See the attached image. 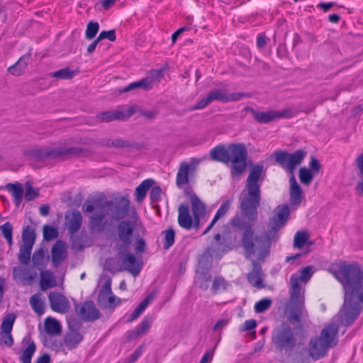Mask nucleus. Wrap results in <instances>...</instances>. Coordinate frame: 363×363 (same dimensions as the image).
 Masks as SVG:
<instances>
[{
  "label": "nucleus",
  "instance_id": "obj_2",
  "mask_svg": "<svg viewBox=\"0 0 363 363\" xmlns=\"http://www.w3.org/2000/svg\"><path fill=\"white\" fill-rule=\"evenodd\" d=\"M331 272L345 291L343 306L335 319L349 326L363 308V272L359 264L341 262L334 264Z\"/></svg>",
  "mask_w": 363,
  "mask_h": 363
},
{
  "label": "nucleus",
  "instance_id": "obj_14",
  "mask_svg": "<svg viewBox=\"0 0 363 363\" xmlns=\"http://www.w3.org/2000/svg\"><path fill=\"white\" fill-rule=\"evenodd\" d=\"M48 300L51 309L60 314L67 313L71 308L69 301L63 294L59 292H50Z\"/></svg>",
  "mask_w": 363,
  "mask_h": 363
},
{
  "label": "nucleus",
  "instance_id": "obj_18",
  "mask_svg": "<svg viewBox=\"0 0 363 363\" xmlns=\"http://www.w3.org/2000/svg\"><path fill=\"white\" fill-rule=\"evenodd\" d=\"M65 226L70 235L77 233L82 225V216L77 210H69L65 215Z\"/></svg>",
  "mask_w": 363,
  "mask_h": 363
},
{
  "label": "nucleus",
  "instance_id": "obj_57",
  "mask_svg": "<svg viewBox=\"0 0 363 363\" xmlns=\"http://www.w3.org/2000/svg\"><path fill=\"white\" fill-rule=\"evenodd\" d=\"M211 104V101L206 95L203 98H202L200 101H198V103L192 106L191 108V110H199V109H203L206 108L208 105Z\"/></svg>",
  "mask_w": 363,
  "mask_h": 363
},
{
  "label": "nucleus",
  "instance_id": "obj_40",
  "mask_svg": "<svg viewBox=\"0 0 363 363\" xmlns=\"http://www.w3.org/2000/svg\"><path fill=\"white\" fill-rule=\"evenodd\" d=\"M102 145L107 147L125 148L132 147L133 145L128 141L121 139H106L102 142Z\"/></svg>",
  "mask_w": 363,
  "mask_h": 363
},
{
  "label": "nucleus",
  "instance_id": "obj_42",
  "mask_svg": "<svg viewBox=\"0 0 363 363\" xmlns=\"http://www.w3.org/2000/svg\"><path fill=\"white\" fill-rule=\"evenodd\" d=\"M77 71L72 70L69 67L61 69L51 73V77L57 79H71Z\"/></svg>",
  "mask_w": 363,
  "mask_h": 363
},
{
  "label": "nucleus",
  "instance_id": "obj_62",
  "mask_svg": "<svg viewBox=\"0 0 363 363\" xmlns=\"http://www.w3.org/2000/svg\"><path fill=\"white\" fill-rule=\"evenodd\" d=\"M145 241L143 238H138L135 242V251L137 252H142L145 248Z\"/></svg>",
  "mask_w": 363,
  "mask_h": 363
},
{
  "label": "nucleus",
  "instance_id": "obj_44",
  "mask_svg": "<svg viewBox=\"0 0 363 363\" xmlns=\"http://www.w3.org/2000/svg\"><path fill=\"white\" fill-rule=\"evenodd\" d=\"M227 287V281L221 277H216L213 281L211 291L213 294H216L220 291L226 290Z\"/></svg>",
  "mask_w": 363,
  "mask_h": 363
},
{
  "label": "nucleus",
  "instance_id": "obj_46",
  "mask_svg": "<svg viewBox=\"0 0 363 363\" xmlns=\"http://www.w3.org/2000/svg\"><path fill=\"white\" fill-rule=\"evenodd\" d=\"M0 230H1L4 238L7 240V242L9 245H11L13 243L12 235H13V226L9 222L5 223L4 225L0 226Z\"/></svg>",
  "mask_w": 363,
  "mask_h": 363
},
{
  "label": "nucleus",
  "instance_id": "obj_51",
  "mask_svg": "<svg viewBox=\"0 0 363 363\" xmlns=\"http://www.w3.org/2000/svg\"><path fill=\"white\" fill-rule=\"evenodd\" d=\"M299 179L302 184H309L313 179V174L311 170L302 167L299 171Z\"/></svg>",
  "mask_w": 363,
  "mask_h": 363
},
{
  "label": "nucleus",
  "instance_id": "obj_59",
  "mask_svg": "<svg viewBox=\"0 0 363 363\" xmlns=\"http://www.w3.org/2000/svg\"><path fill=\"white\" fill-rule=\"evenodd\" d=\"M292 117V112L289 109H285L281 111H275L276 120L280 118H289Z\"/></svg>",
  "mask_w": 363,
  "mask_h": 363
},
{
  "label": "nucleus",
  "instance_id": "obj_11",
  "mask_svg": "<svg viewBox=\"0 0 363 363\" xmlns=\"http://www.w3.org/2000/svg\"><path fill=\"white\" fill-rule=\"evenodd\" d=\"M134 216L130 220H121L116 227V233L120 242L125 247L132 242L133 235L138 225V215L133 212Z\"/></svg>",
  "mask_w": 363,
  "mask_h": 363
},
{
  "label": "nucleus",
  "instance_id": "obj_52",
  "mask_svg": "<svg viewBox=\"0 0 363 363\" xmlns=\"http://www.w3.org/2000/svg\"><path fill=\"white\" fill-rule=\"evenodd\" d=\"M0 345L11 347L13 345V339L11 333L0 332Z\"/></svg>",
  "mask_w": 363,
  "mask_h": 363
},
{
  "label": "nucleus",
  "instance_id": "obj_28",
  "mask_svg": "<svg viewBox=\"0 0 363 363\" xmlns=\"http://www.w3.org/2000/svg\"><path fill=\"white\" fill-rule=\"evenodd\" d=\"M83 335L77 330L69 328L64 337V343L69 349H74L82 341Z\"/></svg>",
  "mask_w": 363,
  "mask_h": 363
},
{
  "label": "nucleus",
  "instance_id": "obj_37",
  "mask_svg": "<svg viewBox=\"0 0 363 363\" xmlns=\"http://www.w3.org/2000/svg\"><path fill=\"white\" fill-rule=\"evenodd\" d=\"M32 262L33 266L38 270H42L45 267V252L43 249H38L34 252Z\"/></svg>",
  "mask_w": 363,
  "mask_h": 363
},
{
  "label": "nucleus",
  "instance_id": "obj_32",
  "mask_svg": "<svg viewBox=\"0 0 363 363\" xmlns=\"http://www.w3.org/2000/svg\"><path fill=\"white\" fill-rule=\"evenodd\" d=\"M28 55L22 56L14 65L8 68V72L14 76L21 75L28 66Z\"/></svg>",
  "mask_w": 363,
  "mask_h": 363
},
{
  "label": "nucleus",
  "instance_id": "obj_33",
  "mask_svg": "<svg viewBox=\"0 0 363 363\" xmlns=\"http://www.w3.org/2000/svg\"><path fill=\"white\" fill-rule=\"evenodd\" d=\"M152 79L145 77L143 78L139 81L133 82L126 86L122 91V92H128L129 91L135 89H143V90H150L152 87Z\"/></svg>",
  "mask_w": 363,
  "mask_h": 363
},
{
  "label": "nucleus",
  "instance_id": "obj_17",
  "mask_svg": "<svg viewBox=\"0 0 363 363\" xmlns=\"http://www.w3.org/2000/svg\"><path fill=\"white\" fill-rule=\"evenodd\" d=\"M191 161L192 164H189L186 162H182L179 165L176 178V183L179 187L189 183V174L195 171L196 165L199 163V160L196 158H192Z\"/></svg>",
  "mask_w": 363,
  "mask_h": 363
},
{
  "label": "nucleus",
  "instance_id": "obj_8",
  "mask_svg": "<svg viewBox=\"0 0 363 363\" xmlns=\"http://www.w3.org/2000/svg\"><path fill=\"white\" fill-rule=\"evenodd\" d=\"M228 152L232 177L240 176L247 167V151L244 144L235 143L228 145Z\"/></svg>",
  "mask_w": 363,
  "mask_h": 363
},
{
  "label": "nucleus",
  "instance_id": "obj_63",
  "mask_svg": "<svg viewBox=\"0 0 363 363\" xmlns=\"http://www.w3.org/2000/svg\"><path fill=\"white\" fill-rule=\"evenodd\" d=\"M266 36L263 33L258 35L257 38V46L259 48H263L266 45Z\"/></svg>",
  "mask_w": 363,
  "mask_h": 363
},
{
  "label": "nucleus",
  "instance_id": "obj_30",
  "mask_svg": "<svg viewBox=\"0 0 363 363\" xmlns=\"http://www.w3.org/2000/svg\"><path fill=\"white\" fill-rule=\"evenodd\" d=\"M40 285L43 291L53 288L56 285L55 278L50 270H43L40 274Z\"/></svg>",
  "mask_w": 363,
  "mask_h": 363
},
{
  "label": "nucleus",
  "instance_id": "obj_23",
  "mask_svg": "<svg viewBox=\"0 0 363 363\" xmlns=\"http://www.w3.org/2000/svg\"><path fill=\"white\" fill-rule=\"evenodd\" d=\"M253 269L247 275L249 283L258 289L264 287L262 281V270L257 262L253 261Z\"/></svg>",
  "mask_w": 363,
  "mask_h": 363
},
{
  "label": "nucleus",
  "instance_id": "obj_56",
  "mask_svg": "<svg viewBox=\"0 0 363 363\" xmlns=\"http://www.w3.org/2000/svg\"><path fill=\"white\" fill-rule=\"evenodd\" d=\"M38 195V192L35 189L31 184L26 183V192L25 197L27 201H31L34 199Z\"/></svg>",
  "mask_w": 363,
  "mask_h": 363
},
{
  "label": "nucleus",
  "instance_id": "obj_27",
  "mask_svg": "<svg viewBox=\"0 0 363 363\" xmlns=\"http://www.w3.org/2000/svg\"><path fill=\"white\" fill-rule=\"evenodd\" d=\"M152 321L153 320L151 316H145L142 321L136 326V328L130 333L128 339L132 340L146 333L150 328L152 324Z\"/></svg>",
  "mask_w": 363,
  "mask_h": 363
},
{
  "label": "nucleus",
  "instance_id": "obj_16",
  "mask_svg": "<svg viewBox=\"0 0 363 363\" xmlns=\"http://www.w3.org/2000/svg\"><path fill=\"white\" fill-rule=\"evenodd\" d=\"M133 115V111L129 108L127 111L118 108L115 110L101 112L96 115V118L101 122L108 123L113 121H126Z\"/></svg>",
  "mask_w": 363,
  "mask_h": 363
},
{
  "label": "nucleus",
  "instance_id": "obj_26",
  "mask_svg": "<svg viewBox=\"0 0 363 363\" xmlns=\"http://www.w3.org/2000/svg\"><path fill=\"white\" fill-rule=\"evenodd\" d=\"M232 201H233L232 199H228L220 205V206L216 211L213 220H211L210 224L208 225V227L205 229V230L203 232L202 235L207 234L213 228V227L216 223V222L220 218L224 217L226 215V213L230 208Z\"/></svg>",
  "mask_w": 363,
  "mask_h": 363
},
{
  "label": "nucleus",
  "instance_id": "obj_9",
  "mask_svg": "<svg viewBox=\"0 0 363 363\" xmlns=\"http://www.w3.org/2000/svg\"><path fill=\"white\" fill-rule=\"evenodd\" d=\"M306 155V152L302 150H298L293 153L281 150L274 152L275 162L292 174L297 166L302 163Z\"/></svg>",
  "mask_w": 363,
  "mask_h": 363
},
{
  "label": "nucleus",
  "instance_id": "obj_4",
  "mask_svg": "<svg viewBox=\"0 0 363 363\" xmlns=\"http://www.w3.org/2000/svg\"><path fill=\"white\" fill-rule=\"evenodd\" d=\"M313 269L312 266H306L291 276L289 282L290 297L286 307L287 318L291 323H298L301 319L304 307L305 286L315 272Z\"/></svg>",
  "mask_w": 363,
  "mask_h": 363
},
{
  "label": "nucleus",
  "instance_id": "obj_6",
  "mask_svg": "<svg viewBox=\"0 0 363 363\" xmlns=\"http://www.w3.org/2000/svg\"><path fill=\"white\" fill-rule=\"evenodd\" d=\"M272 342L279 352H291L298 345V337L287 323H282L272 333Z\"/></svg>",
  "mask_w": 363,
  "mask_h": 363
},
{
  "label": "nucleus",
  "instance_id": "obj_15",
  "mask_svg": "<svg viewBox=\"0 0 363 363\" xmlns=\"http://www.w3.org/2000/svg\"><path fill=\"white\" fill-rule=\"evenodd\" d=\"M289 216V208L287 205L278 206L274 215L269 220L271 231L279 230L287 221Z\"/></svg>",
  "mask_w": 363,
  "mask_h": 363
},
{
  "label": "nucleus",
  "instance_id": "obj_64",
  "mask_svg": "<svg viewBox=\"0 0 363 363\" xmlns=\"http://www.w3.org/2000/svg\"><path fill=\"white\" fill-rule=\"evenodd\" d=\"M50 357L48 354H43V355L38 357L36 359L35 363H50Z\"/></svg>",
  "mask_w": 363,
  "mask_h": 363
},
{
  "label": "nucleus",
  "instance_id": "obj_50",
  "mask_svg": "<svg viewBox=\"0 0 363 363\" xmlns=\"http://www.w3.org/2000/svg\"><path fill=\"white\" fill-rule=\"evenodd\" d=\"M101 303H103L106 308H114L121 304V299L115 296L113 293H111Z\"/></svg>",
  "mask_w": 363,
  "mask_h": 363
},
{
  "label": "nucleus",
  "instance_id": "obj_34",
  "mask_svg": "<svg viewBox=\"0 0 363 363\" xmlns=\"http://www.w3.org/2000/svg\"><path fill=\"white\" fill-rule=\"evenodd\" d=\"M6 189L11 193L15 204L18 206L23 197V188L21 184L16 183V184H8L6 185Z\"/></svg>",
  "mask_w": 363,
  "mask_h": 363
},
{
  "label": "nucleus",
  "instance_id": "obj_20",
  "mask_svg": "<svg viewBox=\"0 0 363 363\" xmlns=\"http://www.w3.org/2000/svg\"><path fill=\"white\" fill-rule=\"evenodd\" d=\"M67 255L65 243L62 240H57L51 249L52 264L55 267L60 266L66 259Z\"/></svg>",
  "mask_w": 363,
  "mask_h": 363
},
{
  "label": "nucleus",
  "instance_id": "obj_12",
  "mask_svg": "<svg viewBox=\"0 0 363 363\" xmlns=\"http://www.w3.org/2000/svg\"><path fill=\"white\" fill-rule=\"evenodd\" d=\"M74 311L79 318L86 322L94 321L101 316L100 311L92 301L75 304Z\"/></svg>",
  "mask_w": 363,
  "mask_h": 363
},
{
  "label": "nucleus",
  "instance_id": "obj_43",
  "mask_svg": "<svg viewBox=\"0 0 363 363\" xmlns=\"http://www.w3.org/2000/svg\"><path fill=\"white\" fill-rule=\"evenodd\" d=\"M308 239V234L305 231H298L296 233L294 238V247L302 248Z\"/></svg>",
  "mask_w": 363,
  "mask_h": 363
},
{
  "label": "nucleus",
  "instance_id": "obj_3",
  "mask_svg": "<svg viewBox=\"0 0 363 363\" xmlns=\"http://www.w3.org/2000/svg\"><path fill=\"white\" fill-rule=\"evenodd\" d=\"M130 201L127 196H118L112 201H101L98 199L86 201L82 206L84 213L94 212L89 217V225L92 230L103 232L110 223L106 216L119 220L127 216Z\"/></svg>",
  "mask_w": 363,
  "mask_h": 363
},
{
  "label": "nucleus",
  "instance_id": "obj_55",
  "mask_svg": "<svg viewBox=\"0 0 363 363\" xmlns=\"http://www.w3.org/2000/svg\"><path fill=\"white\" fill-rule=\"evenodd\" d=\"M97 39L99 42L104 39H108L111 42H114L116 39L115 30L101 31L97 37Z\"/></svg>",
  "mask_w": 363,
  "mask_h": 363
},
{
  "label": "nucleus",
  "instance_id": "obj_49",
  "mask_svg": "<svg viewBox=\"0 0 363 363\" xmlns=\"http://www.w3.org/2000/svg\"><path fill=\"white\" fill-rule=\"evenodd\" d=\"M99 29V25L97 22H89L87 24L86 30V38L88 40L93 39L97 34Z\"/></svg>",
  "mask_w": 363,
  "mask_h": 363
},
{
  "label": "nucleus",
  "instance_id": "obj_41",
  "mask_svg": "<svg viewBox=\"0 0 363 363\" xmlns=\"http://www.w3.org/2000/svg\"><path fill=\"white\" fill-rule=\"evenodd\" d=\"M163 236V247L164 250L169 249L174 243L175 232L173 228H170L162 232Z\"/></svg>",
  "mask_w": 363,
  "mask_h": 363
},
{
  "label": "nucleus",
  "instance_id": "obj_60",
  "mask_svg": "<svg viewBox=\"0 0 363 363\" xmlns=\"http://www.w3.org/2000/svg\"><path fill=\"white\" fill-rule=\"evenodd\" d=\"M257 326V322L254 319H250L245 320L243 324V330L244 331H249L250 330L254 329Z\"/></svg>",
  "mask_w": 363,
  "mask_h": 363
},
{
  "label": "nucleus",
  "instance_id": "obj_35",
  "mask_svg": "<svg viewBox=\"0 0 363 363\" xmlns=\"http://www.w3.org/2000/svg\"><path fill=\"white\" fill-rule=\"evenodd\" d=\"M29 302L32 309L36 314L42 315L45 313V303L40 293L32 295Z\"/></svg>",
  "mask_w": 363,
  "mask_h": 363
},
{
  "label": "nucleus",
  "instance_id": "obj_47",
  "mask_svg": "<svg viewBox=\"0 0 363 363\" xmlns=\"http://www.w3.org/2000/svg\"><path fill=\"white\" fill-rule=\"evenodd\" d=\"M272 305V300L268 298H262L257 301L255 305V311L257 313H261L266 311L270 308Z\"/></svg>",
  "mask_w": 363,
  "mask_h": 363
},
{
  "label": "nucleus",
  "instance_id": "obj_10",
  "mask_svg": "<svg viewBox=\"0 0 363 363\" xmlns=\"http://www.w3.org/2000/svg\"><path fill=\"white\" fill-rule=\"evenodd\" d=\"M338 328L339 324L333 320L322 330L319 336V358L324 357L329 348L337 344Z\"/></svg>",
  "mask_w": 363,
  "mask_h": 363
},
{
  "label": "nucleus",
  "instance_id": "obj_19",
  "mask_svg": "<svg viewBox=\"0 0 363 363\" xmlns=\"http://www.w3.org/2000/svg\"><path fill=\"white\" fill-rule=\"evenodd\" d=\"M45 330L50 336L45 337V345L48 347H57L56 342H52L50 340L52 336L60 335L62 332V327L58 320L52 317H48L45 320Z\"/></svg>",
  "mask_w": 363,
  "mask_h": 363
},
{
  "label": "nucleus",
  "instance_id": "obj_48",
  "mask_svg": "<svg viewBox=\"0 0 363 363\" xmlns=\"http://www.w3.org/2000/svg\"><path fill=\"white\" fill-rule=\"evenodd\" d=\"M112 293L111 290V279L108 278L103 285V287L99 294V301H104L108 294Z\"/></svg>",
  "mask_w": 363,
  "mask_h": 363
},
{
  "label": "nucleus",
  "instance_id": "obj_53",
  "mask_svg": "<svg viewBox=\"0 0 363 363\" xmlns=\"http://www.w3.org/2000/svg\"><path fill=\"white\" fill-rule=\"evenodd\" d=\"M308 352L313 359H318V337H314L311 340L308 346Z\"/></svg>",
  "mask_w": 363,
  "mask_h": 363
},
{
  "label": "nucleus",
  "instance_id": "obj_54",
  "mask_svg": "<svg viewBox=\"0 0 363 363\" xmlns=\"http://www.w3.org/2000/svg\"><path fill=\"white\" fill-rule=\"evenodd\" d=\"M43 236L45 240H50L57 237V232L53 227L45 225L43 227Z\"/></svg>",
  "mask_w": 363,
  "mask_h": 363
},
{
  "label": "nucleus",
  "instance_id": "obj_25",
  "mask_svg": "<svg viewBox=\"0 0 363 363\" xmlns=\"http://www.w3.org/2000/svg\"><path fill=\"white\" fill-rule=\"evenodd\" d=\"M245 111L250 112L253 115L255 121L259 123H269L276 120L274 110L264 112L257 111L250 106H246Z\"/></svg>",
  "mask_w": 363,
  "mask_h": 363
},
{
  "label": "nucleus",
  "instance_id": "obj_1",
  "mask_svg": "<svg viewBox=\"0 0 363 363\" xmlns=\"http://www.w3.org/2000/svg\"><path fill=\"white\" fill-rule=\"evenodd\" d=\"M262 171L263 165H254L250 169L246 180L247 194L241 201L240 210L242 216L247 219L239 215H235L230 220V224L233 229L243 231L241 245L247 259H250L254 255L263 242L262 238L255 235L252 229L257 218V208L261 201V184L259 183V180Z\"/></svg>",
  "mask_w": 363,
  "mask_h": 363
},
{
  "label": "nucleus",
  "instance_id": "obj_58",
  "mask_svg": "<svg viewBox=\"0 0 363 363\" xmlns=\"http://www.w3.org/2000/svg\"><path fill=\"white\" fill-rule=\"evenodd\" d=\"M161 188L159 186H153L151 189L150 193V199L152 201H158L160 199L161 196Z\"/></svg>",
  "mask_w": 363,
  "mask_h": 363
},
{
  "label": "nucleus",
  "instance_id": "obj_31",
  "mask_svg": "<svg viewBox=\"0 0 363 363\" xmlns=\"http://www.w3.org/2000/svg\"><path fill=\"white\" fill-rule=\"evenodd\" d=\"M154 181L151 179H147L143 181L135 189V200L137 202H142L146 195L147 191L153 185Z\"/></svg>",
  "mask_w": 363,
  "mask_h": 363
},
{
  "label": "nucleus",
  "instance_id": "obj_61",
  "mask_svg": "<svg viewBox=\"0 0 363 363\" xmlns=\"http://www.w3.org/2000/svg\"><path fill=\"white\" fill-rule=\"evenodd\" d=\"M213 350H207L203 355L199 363H208L210 362L213 357Z\"/></svg>",
  "mask_w": 363,
  "mask_h": 363
},
{
  "label": "nucleus",
  "instance_id": "obj_5",
  "mask_svg": "<svg viewBox=\"0 0 363 363\" xmlns=\"http://www.w3.org/2000/svg\"><path fill=\"white\" fill-rule=\"evenodd\" d=\"M190 201L193 217L190 214L187 204L181 203L178 208V223L185 230H189L192 228L198 230L201 226V222L206 214V206L194 194L190 195Z\"/></svg>",
  "mask_w": 363,
  "mask_h": 363
},
{
  "label": "nucleus",
  "instance_id": "obj_29",
  "mask_svg": "<svg viewBox=\"0 0 363 363\" xmlns=\"http://www.w3.org/2000/svg\"><path fill=\"white\" fill-rule=\"evenodd\" d=\"M290 183V201L292 205H299L301 202L302 190L297 183L294 176L289 179Z\"/></svg>",
  "mask_w": 363,
  "mask_h": 363
},
{
  "label": "nucleus",
  "instance_id": "obj_45",
  "mask_svg": "<svg viewBox=\"0 0 363 363\" xmlns=\"http://www.w3.org/2000/svg\"><path fill=\"white\" fill-rule=\"evenodd\" d=\"M16 319V315L13 313H9L3 320L1 325V331L11 333L13 325Z\"/></svg>",
  "mask_w": 363,
  "mask_h": 363
},
{
  "label": "nucleus",
  "instance_id": "obj_7",
  "mask_svg": "<svg viewBox=\"0 0 363 363\" xmlns=\"http://www.w3.org/2000/svg\"><path fill=\"white\" fill-rule=\"evenodd\" d=\"M85 150L79 147H58L28 150L24 152V155L38 161L48 158L82 156Z\"/></svg>",
  "mask_w": 363,
  "mask_h": 363
},
{
  "label": "nucleus",
  "instance_id": "obj_36",
  "mask_svg": "<svg viewBox=\"0 0 363 363\" xmlns=\"http://www.w3.org/2000/svg\"><path fill=\"white\" fill-rule=\"evenodd\" d=\"M152 299V296H147L133 311V312L128 317L126 322L130 323L136 320L141 313L145 311V309L150 304V301Z\"/></svg>",
  "mask_w": 363,
  "mask_h": 363
},
{
  "label": "nucleus",
  "instance_id": "obj_13",
  "mask_svg": "<svg viewBox=\"0 0 363 363\" xmlns=\"http://www.w3.org/2000/svg\"><path fill=\"white\" fill-rule=\"evenodd\" d=\"M211 103L214 101L221 102H229L239 101L242 98L250 97V94L244 92H236L228 94L225 89H214L211 91L207 94Z\"/></svg>",
  "mask_w": 363,
  "mask_h": 363
},
{
  "label": "nucleus",
  "instance_id": "obj_21",
  "mask_svg": "<svg viewBox=\"0 0 363 363\" xmlns=\"http://www.w3.org/2000/svg\"><path fill=\"white\" fill-rule=\"evenodd\" d=\"M23 350L19 360L21 363H31L32 357L35 352V343L30 337H25L22 341Z\"/></svg>",
  "mask_w": 363,
  "mask_h": 363
},
{
  "label": "nucleus",
  "instance_id": "obj_39",
  "mask_svg": "<svg viewBox=\"0 0 363 363\" xmlns=\"http://www.w3.org/2000/svg\"><path fill=\"white\" fill-rule=\"evenodd\" d=\"M33 245L23 244L18 255V261L23 264H28Z\"/></svg>",
  "mask_w": 363,
  "mask_h": 363
},
{
  "label": "nucleus",
  "instance_id": "obj_22",
  "mask_svg": "<svg viewBox=\"0 0 363 363\" xmlns=\"http://www.w3.org/2000/svg\"><path fill=\"white\" fill-rule=\"evenodd\" d=\"M121 259L125 269L130 272L134 277L138 275L141 270V266L133 254L125 253L121 256Z\"/></svg>",
  "mask_w": 363,
  "mask_h": 363
},
{
  "label": "nucleus",
  "instance_id": "obj_38",
  "mask_svg": "<svg viewBox=\"0 0 363 363\" xmlns=\"http://www.w3.org/2000/svg\"><path fill=\"white\" fill-rule=\"evenodd\" d=\"M36 234L35 230L30 225L23 228L22 232V239L23 244L33 245L35 241Z\"/></svg>",
  "mask_w": 363,
  "mask_h": 363
},
{
  "label": "nucleus",
  "instance_id": "obj_24",
  "mask_svg": "<svg viewBox=\"0 0 363 363\" xmlns=\"http://www.w3.org/2000/svg\"><path fill=\"white\" fill-rule=\"evenodd\" d=\"M228 152V146L226 147L223 145H218L211 149L210 151V157L213 161H217L223 162L225 164H228L230 163Z\"/></svg>",
  "mask_w": 363,
  "mask_h": 363
}]
</instances>
